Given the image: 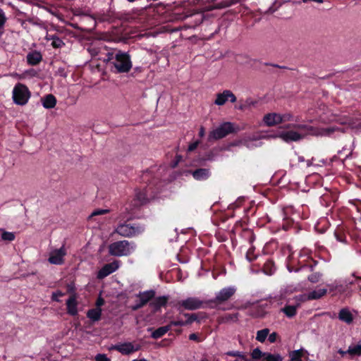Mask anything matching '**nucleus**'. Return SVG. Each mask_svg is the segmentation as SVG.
<instances>
[{"label":"nucleus","mask_w":361,"mask_h":361,"mask_svg":"<svg viewBox=\"0 0 361 361\" xmlns=\"http://www.w3.org/2000/svg\"><path fill=\"white\" fill-rule=\"evenodd\" d=\"M292 127L297 129L298 132L293 130L281 132L279 134V137H281L282 140L286 142H297L302 139L303 137L307 135H321L319 128L309 124H293Z\"/></svg>","instance_id":"f257e3e1"},{"label":"nucleus","mask_w":361,"mask_h":361,"mask_svg":"<svg viewBox=\"0 0 361 361\" xmlns=\"http://www.w3.org/2000/svg\"><path fill=\"white\" fill-rule=\"evenodd\" d=\"M114 59V66L117 73H128L133 67L131 56L128 52L118 51L114 54H109V60Z\"/></svg>","instance_id":"f03ea898"},{"label":"nucleus","mask_w":361,"mask_h":361,"mask_svg":"<svg viewBox=\"0 0 361 361\" xmlns=\"http://www.w3.org/2000/svg\"><path fill=\"white\" fill-rule=\"evenodd\" d=\"M135 244L126 240H118L111 243L109 247V252L111 256L127 257L130 255L135 250Z\"/></svg>","instance_id":"7ed1b4c3"},{"label":"nucleus","mask_w":361,"mask_h":361,"mask_svg":"<svg viewBox=\"0 0 361 361\" xmlns=\"http://www.w3.org/2000/svg\"><path fill=\"white\" fill-rule=\"evenodd\" d=\"M239 130L238 126L231 123L225 122L219 125L209 134V141L218 140L224 138L226 135L236 133Z\"/></svg>","instance_id":"20e7f679"},{"label":"nucleus","mask_w":361,"mask_h":361,"mask_svg":"<svg viewBox=\"0 0 361 361\" xmlns=\"http://www.w3.org/2000/svg\"><path fill=\"white\" fill-rule=\"evenodd\" d=\"M235 292L236 288L233 286L223 288L216 293V296L214 299L208 300V303L210 305L212 308L218 307L227 300L231 299Z\"/></svg>","instance_id":"39448f33"},{"label":"nucleus","mask_w":361,"mask_h":361,"mask_svg":"<svg viewBox=\"0 0 361 361\" xmlns=\"http://www.w3.org/2000/svg\"><path fill=\"white\" fill-rule=\"evenodd\" d=\"M145 231V227L137 224H121L115 229L117 234L125 238H133L141 234Z\"/></svg>","instance_id":"423d86ee"},{"label":"nucleus","mask_w":361,"mask_h":361,"mask_svg":"<svg viewBox=\"0 0 361 361\" xmlns=\"http://www.w3.org/2000/svg\"><path fill=\"white\" fill-rule=\"evenodd\" d=\"M156 192L150 184L146 185L142 188H137L135 190V206H142L145 204L150 199L155 197Z\"/></svg>","instance_id":"0eeeda50"},{"label":"nucleus","mask_w":361,"mask_h":361,"mask_svg":"<svg viewBox=\"0 0 361 361\" xmlns=\"http://www.w3.org/2000/svg\"><path fill=\"white\" fill-rule=\"evenodd\" d=\"M30 92L27 87L23 83H18L13 90V99L18 105H25L27 103Z\"/></svg>","instance_id":"6e6552de"},{"label":"nucleus","mask_w":361,"mask_h":361,"mask_svg":"<svg viewBox=\"0 0 361 361\" xmlns=\"http://www.w3.org/2000/svg\"><path fill=\"white\" fill-rule=\"evenodd\" d=\"M204 304H209L207 301H203L199 298H188L186 300H182L178 302V310L180 312L183 310H194L203 307Z\"/></svg>","instance_id":"1a4fd4ad"},{"label":"nucleus","mask_w":361,"mask_h":361,"mask_svg":"<svg viewBox=\"0 0 361 361\" xmlns=\"http://www.w3.org/2000/svg\"><path fill=\"white\" fill-rule=\"evenodd\" d=\"M66 250L64 247L56 249L50 252L48 261L51 264L61 265L64 263Z\"/></svg>","instance_id":"9d476101"},{"label":"nucleus","mask_w":361,"mask_h":361,"mask_svg":"<svg viewBox=\"0 0 361 361\" xmlns=\"http://www.w3.org/2000/svg\"><path fill=\"white\" fill-rule=\"evenodd\" d=\"M270 302L267 301L258 304L251 310V316L257 319L264 318L268 313V309L270 308Z\"/></svg>","instance_id":"9b49d317"},{"label":"nucleus","mask_w":361,"mask_h":361,"mask_svg":"<svg viewBox=\"0 0 361 361\" xmlns=\"http://www.w3.org/2000/svg\"><path fill=\"white\" fill-rule=\"evenodd\" d=\"M119 269V261L114 260L111 263L104 264L102 269H99L97 274V278L102 279L109 276L113 272Z\"/></svg>","instance_id":"f8f14e48"},{"label":"nucleus","mask_w":361,"mask_h":361,"mask_svg":"<svg viewBox=\"0 0 361 361\" xmlns=\"http://www.w3.org/2000/svg\"><path fill=\"white\" fill-rule=\"evenodd\" d=\"M169 300V296L164 295L154 298L149 302V306L153 309L154 313L159 312L161 308L166 307Z\"/></svg>","instance_id":"ddd939ff"},{"label":"nucleus","mask_w":361,"mask_h":361,"mask_svg":"<svg viewBox=\"0 0 361 361\" xmlns=\"http://www.w3.org/2000/svg\"><path fill=\"white\" fill-rule=\"evenodd\" d=\"M189 173L191 174L195 180L203 181L209 178L211 176L209 169L199 168L194 170H190Z\"/></svg>","instance_id":"4468645a"},{"label":"nucleus","mask_w":361,"mask_h":361,"mask_svg":"<svg viewBox=\"0 0 361 361\" xmlns=\"http://www.w3.org/2000/svg\"><path fill=\"white\" fill-rule=\"evenodd\" d=\"M78 301L75 295L69 297L66 301L67 313L71 316H76L78 314Z\"/></svg>","instance_id":"2eb2a0df"},{"label":"nucleus","mask_w":361,"mask_h":361,"mask_svg":"<svg viewBox=\"0 0 361 361\" xmlns=\"http://www.w3.org/2000/svg\"><path fill=\"white\" fill-rule=\"evenodd\" d=\"M114 349L119 351L123 355H129L137 350V349L135 348L133 344L130 342H126L121 345H116L114 346Z\"/></svg>","instance_id":"dca6fc26"},{"label":"nucleus","mask_w":361,"mask_h":361,"mask_svg":"<svg viewBox=\"0 0 361 361\" xmlns=\"http://www.w3.org/2000/svg\"><path fill=\"white\" fill-rule=\"evenodd\" d=\"M309 355L307 350L300 348V350H290L288 353V361H302V357Z\"/></svg>","instance_id":"f3484780"},{"label":"nucleus","mask_w":361,"mask_h":361,"mask_svg":"<svg viewBox=\"0 0 361 361\" xmlns=\"http://www.w3.org/2000/svg\"><path fill=\"white\" fill-rule=\"evenodd\" d=\"M280 114L278 113H268L264 116V122L267 126H273L281 123Z\"/></svg>","instance_id":"a211bd4d"},{"label":"nucleus","mask_w":361,"mask_h":361,"mask_svg":"<svg viewBox=\"0 0 361 361\" xmlns=\"http://www.w3.org/2000/svg\"><path fill=\"white\" fill-rule=\"evenodd\" d=\"M239 317L238 312L234 313H226L222 316L217 318V322L219 324H227V323H234L236 322Z\"/></svg>","instance_id":"6ab92c4d"},{"label":"nucleus","mask_w":361,"mask_h":361,"mask_svg":"<svg viewBox=\"0 0 361 361\" xmlns=\"http://www.w3.org/2000/svg\"><path fill=\"white\" fill-rule=\"evenodd\" d=\"M43 59L42 54L40 52L37 51H33L32 52H28L26 56V61L29 65L36 66L41 62Z\"/></svg>","instance_id":"aec40b11"},{"label":"nucleus","mask_w":361,"mask_h":361,"mask_svg":"<svg viewBox=\"0 0 361 361\" xmlns=\"http://www.w3.org/2000/svg\"><path fill=\"white\" fill-rule=\"evenodd\" d=\"M155 295L156 291L153 289H150L143 292H140L137 295V298H139L140 300L147 305L148 302L149 303L150 301L153 300Z\"/></svg>","instance_id":"412c9836"},{"label":"nucleus","mask_w":361,"mask_h":361,"mask_svg":"<svg viewBox=\"0 0 361 361\" xmlns=\"http://www.w3.org/2000/svg\"><path fill=\"white\" fill-rule=\"evenodd\" d=\"M41 102H42L43 106L47 109L54 108L57 103L56 97L52 94H47L41 99Z\"/></svg>","instance_id":"4be33fe9"},{"label":"nucleus","mask_w":361,"mask_h":361,"mask_svg":"<svg viewBox=\"0 0 361 361\" xmlns=\"http://www.w3.org/2000/svg\"><path fill=\"white\" fill-rule=\"evenodd\" d=\"M300 307L298 305L286 304L284 307L281 309V311L286 314L288 318H293L295 317L298 313V309Z\"/></svg>","instance_id":"5701e85b"},{"label":"nucleus","mask_w":361,"mask_h":361,"mask_svg":"<svg viewBox=\"0 0 361 361\" xmlns=\"http://www.w3.org/2000/svg\"><path fill=\"white\" fill-rule=\"evenodd\" d=\"M238 2V0H226L220 3L215 4L209 6L208 11H213L216 9H222L224 8L230 7Z\"/></svg>","instance_id":"b1692460"},{"label":"nucleus","mask_w":361,"mask_h":361,"mask_svg":"<svg viewBox=\"0 0 361 361\" xmlns=\"http://www.w3.org/2000/svg\"><path fill=\"white\" fill-rule=\"evenodd\" d=\"M262 270L263 272L267 275H273L276 270V267L274 260L271 259H268L264 264Z\"/></svg>","instance_id":"393cba45"},{"label":"nucleus","mask_w":361,"mask_h":361,"mask_svg":"<svg viewBox=\"0 0 361 361\" xmlns=\"http://www.w3.org/2000/svg\"><path fill=\"white\" fill-rule=\"evenodd\" d=\"M338 318L340 320L347 324H350L353 321V314L347 309H342L340 310Z\"/></svg>","instance_id":"a878e982"},{"label":"nucleus","mask_w":361,"mask_h":361,"mask_svg":"<svg viewBox=\"0 0 361 361\" xmlns=\"http://www.w3.org/2000/svg\"><path fill=\"white\" fill-rule=\"evenodd\" d=\"M169 331L170 326L166 325L164 326H161L153 331L152 334H151V338L157 340L164 336Z\"/></svg>","instance_id":"bb28decb"},{"label":"nucleus","mask_w":361,"mask_h":361,"mask_svg":"<svg viewBox=\"0 0 361 361\" xmlns=\"http://www.w3.org/2000/svg\"><path fill=\"white\" fill-rule=\"evenodd\" d=\"M87 317L89 319H90L92 322H97L100 320L102 317V309H90L87 312Z\"/></svg>","instance_id":"cd10ccee"},{"label":"nucleus","mask_w":361,"mask_h":361,"mask_svg":"<svg viewBox=\"0 0 361 361\" xmlns=\"http://www.w3.org/2000/svg\"><path fill=\"white\" fill-rule=\"evenodd\" d=\"M326 293V289L324 288L314 290L309 293V300H319Z\"/></svg>","instance_id":"c85d7f7f"},{"label":"nucleus","mask_w":361,"mask_h":361,"mask_svg":"<svg viewBox=\"0 0 361 361\" xmlns=\"http://www.w3.org/2000/svg\"><path fill=\"white\" fill-rule=\"evenodd\" d=\"M356 283L355 280H350L349 279H346L344 281V284H341L339 286H336V289L339 290L340 292H344L346 290L350 288V287Z\"/></svg>","instance_id":"c756f323"},{"label":"nucleus","mask_w":361,"mask_h":361,"mask_svg":"<svg viewBox=\"0 0 361 361\" xmlns=\"http://www.w3.org/2000/svg\"><path fill=\"white\" fill-rule=\"evenodd\" d=\"M333 202L334 200L330 194H324L320 197V203L324 207H331Z\"/></svg>","instance_id":"7c9ffc66"},{"label":"nucleus","mask_w":361,"mask_h":361,"mask_svg":"<svg viewBox=\"0 0 361 361\" xmlns=\"http://www.w3.org/2000/svg\"><path fill=\"white\" fill-rule=\"evenodd\" d=\"M183 317L187 319L185 320V323L187 325L191 324L193 322H200V319L198 317V314H189V313H183Z\"/></svg>","instance_id":"2f4dec72"},{"label":"nucleus","mask_w":361,"mask_h":361,"mask_svg":"<svg viewBox=\"0 0 361 361\" xmlns=\"http://www.w3.org/2000/svg\"><path fill=\"white\" fill-rule=\"evenodd\" d=\"M269 333V330L268 329H262V330H258L256 334V341L259 342L263 343L266 341Z\"/></svg>","instance_id":"473e14b6"},{"label":"nucleus","mask_w":361,"mask_h":361,"mask_svg":"<svg viewBox=\"0 0 361 361\" xmlns=\"http://www.w3.org/2000/svg\"><path fill=\"white\" fill-rule=\"evenodd\" d=\"M348 354L351 356H360L361 355V345L357 344L354 346L348 347V350H346Z\"/></svg>","instance_id":"72a5a7b5"},{"label":"nucleus","mask_w":361,"mask_h":361,"mask_svg":"<svg viewBox=\"0 0 361 361\" xmlns=\"http://www.w3.org/2000/svg\"><path fill=\"white\" fill-rule=\"evenodd\" d=\"M226 355L240 358L242 360L248 361L247 356L243 352L238 350H229L225 353Z\"/></svg>","instance_id":"f704fd0d"},{"label":"nucleus","mask_w":361,"mask_h":361,"mask_svg":"<svg viewBox=\"0 0 361 361\" xmlns=\"http://www.w3.org/2000/svg\"><path fill=\"white\" fill-rule=\"evenodd\" d=\"M226 97L225 90L222 93H217V97H216V99L214 103L219 106L224 105L228 101V98Z\"/></svg>","instance_id":"c9c22d12"},{"label":"nucleus","mask_w":361,"mask_h":361,"mask_svg":"<svg viewBox=\"0 0 361 361\" xmlns=\"http://www.w3.org/2000/svg\"><path fill=\"white\" fill-rule=\"evenodd\" d=\"M318 264V262L317 260L313 259L312 258H308L307 259V264H304L300 267V268H297L295 269V271H299L305 267H308L310 269V271H313L314 268L315 266Z\"/></svg>","instance_id":"e433bc0d"},{"label":"nucleus","mask_w":361,"mask_h":361,"mask_svg":"<svg viewBox=\"0 0 361 361\" xmlns=\"http://www.w3.org/2000/svg\"><path fill=\"white\" fill-rule=\"evenodd\" d=\"M283 357L279 354L266 353L264 361H282Z\"/></svg>","instance_id":"4c0bfd02"},{"label":"nucleus","mask_w":361,"mask_h":361,"mask_svg":"<svg viewBox=\"0 0 361 361\" xmlns=\"http://www.w3.org/2000/svg\"><path fill=\"white\" fill-rule=\"evenodd\" d=\"M334 236L337 240L341 243L345 242V234L343 232V229L341 228H337L334 231Z\"/></svg>","instance_id":"58836bf2"},{"label":"nucleus","mask_w":361,"mask_h":361,"mask_svg":"<svg viewBox=\"0 0 361 361\" xmlns=\"http://www.w3.org/2000/svg\"><path fill=\"white\" fill-rule=\"evenodd\" d=\"M293 300H295V305H298L300 307L301 304L309 300V294L308 295H299L293 298Z\"/></svg>","instance_id":"ea45409f"},{"label":"nucleus","mask_w":361,"mask_h":361,"mask_svg":"<svg viewBox=\"0 0 361 361\" xmlns=\"http://www.w3.org/2000/svg\"><path fill=\"white\" fill-rule=\"evenodd\" d=\"M51 39V46L54 48L58 49L61 48L62 46H64V42H62V40L56 35L52 36Z\"/></svg>","instance_id":"a19ab883"},{"label":"nucleus","mask_w":361,"mask_h":361,"mask_svg":"<svg viewBox=\"0 0 361 361\" xmlns=\"http://www.w3.org/2000/svg\"><path fill=\"white\" fill-rule=\"evenodd\" d=\"M265 353L259 350V348H255L252 350L251 355L253 360H258L262 358L264 359Z\"/></svg>","instance_id":"79ce46f5"},{"label":"nucleus","mask_w":361,"mask_h":361,"mask_svg":"<svg viewBox=\"0 0 361 361\" xmlns=\"http://www.w3.org/2000/svg\"><path fill=\"white\" fill-rule=\"evenodd\" d=\"M1 238L6 241H13L15 239V234L13 232L4 231L1 233Z\"/></svg>","instance_id":"37998d69"},{"label":"nucleus","mask_w":361,"mask_h":361,"mask_svg":"<svg viewBox=\"0 0 361 361\" xmlns=\"http://www.w3.org/2000/svg\"><path fill=\"white\" fill-rule=\"evenodd\" d=\"M322 278V274L320 272H313L308 276V280L312 283H316L319 281Z\"/></svg>","instance_id":"c03bdc74"},{"label":"nucleus","mask_w":361,"mask_h":361,"mask_svg":"<svg viewBox=\"0 0 361 361\" xmlns=\"http://www.w3.org/2000/svg\"><path fill=\"white\" fill-rule=\"evenodd\" d=\"M279 118L281 120V123L286 122V121H295L294 119L293 115L290 113H285L284 114H280Z\"/></svg>","instance_id":"a18cd8bd"},{"label":"nucleus","mask_w":361,"mask_h":361,"mask_svg":"<svg viewBox=\"0 0 361 361\" xmlns=\"http://www.w3.org/2000/svg\"><path fill=\"white\" fill-rule=\"evenodd\" d=\"M149 7L150 8H153L154 11H157V12H161V11H163L165 10L166 8V6L164 4H163L162 2H159V3H157V4H151Z\"/></svg>","instance_id":"49530a36"},{"label":"nucleus","mask_w":361,"mask_h":361,"mask_svg":"<svg viewBox=\"0 0 361 361\" xmlns=\"http://www.w3.org/2000/svg\"><path fill=\"white\" fill-rule=\"evenodd\" d=\"M293 219L286 217V218H284L283 223H282L281 227L285 231H287L289 228H290L293 226Z\"/></svg>","instance_id":"de8ad7c7"},{"label":"nucleus","mask_w":361,"mask_h":361,"mask_svg":"<svg viewBox=\"0 0 361 361\" xmlns=\"http://www.w3.org/2000/svg\"><path fill=\"white\" fill-rule=\"evenodd\" d=\"M168 326H170V329H171V326H187L186 323L184 322V320L182 319H177L171 321Z\"/></svg>","instance_id":"09e8293b"},{"label":"nucleus","mask_w":361,"mask_h":361,"mask_svg":"<svg viewBox=\"0 0 361 361\" xmlns=\"http://www.w3.org/2000/svg\"><path fill=\"white\" fill-rule=\"evenodd\" d=\"M200 144V140H196V141L193 142L192 143L190 144L188 146V153H190V152H193L194 150H195Z\"/></svg>","instance_id":"8fccbe9b"},{"label":"nucleus","mask_w":361,"mask_h":361,"mask_svg":"<svg viewBox=\"0 0 361 361\" xmlns=\"http://www.w3.org/2000/svg\"><path fill=\"white\" fill-rule=\"evenodd\" d=\"M255 256L254 255V248H249L246 253V258L250 262H252L255 259Z\"/></svg>","instance_id":"3c124183"},{"label":"nucleus","mask_w":361,"mask_h":361,"mask_svg":"<svg viewBox=\"0 0 361 361\" xmlns=\"http://www.w3.org/2000/svg\"><path fill=\"white\" fill-rule=\"evenodd\" d=\"M226 97L228 98V101L231 103H235L236 102V97L231 90H225Z\"/></svg>","instance_id":"603ef678"},{"label":"nucleus","mask_w":361,"mask_h":361,"mask_svg":"<svg viewBox=\"0 0 361 361\" xmlns=\"http://www.w3.org/2000/svg\"><path fill=\"white\" fill-rule=\"evenodd\" d=\"M6 22V17L4 12L0 9V30H2L5 23Z\"/></svg>","instance_id":"864d4df0"},{"label":"nucleus","mask_w":361,"mask_h":361,"mask_svg":"<svg viewBox=\"0 0 361 361\" xmlns=\"http://www.w3.org/2000/svg\"><path fill=\"white\" fill-rule=\"evenodd\" d=\"M279 338V334L276 333V332H273V333H271L269 334V335H268V341L270 342V343H275L277 339Z\"/></svg>","instance_id":"5fc2aeb1"},{"label":"nucleus","mask_w":361,"mask_h":361,"mask_svg":"<svg viewBox=\"0 0 361 361\" xmlns=\"http://www.w3.org/2000/svg\"><path fill=\"white\" fill-rule=\"evenodd\" d=\"M94 361H111V360L105 354L99 353L94 357Z\"/></svg>","instance_id":"6e6d98bb"},{"label":"nucleus","mask_w":361,"mask_h":361,"mask_svg":"<svg viewBox=\"0 0 361 361\" xmlns=\"http://www.w3.org/2000/svg\"><path fill=\"white\" fill-rule=\"evenodd\" d=\"M64 296V294L61 290H57L56 292L52 293L51 300L59 302V298Z\"/></svg>","instance_id":"4d7b16f0"},{"label":"nucleus","mask_w":361,"mask_h":361,"mask_svg":"<svg viewBox=\"0 0 361 361\" xmlns=\"http://www.w3.org/2000/svg\"><path fill=\"white\" fill-rule=\"evenodd\" d=\"M189 340L194 341L197 343L201 342L202 340L199 337L197 333H192L189 335Z\"/></svg>","instance_id":"13d9d810"},{"label":"nucleus","mask_w":361,"mask_h":361,"mask_svg":"<svg viewBox=\"0 0 361 361\" xmlns=\"http://www.w3.org/2000/svg\"><path fill=\"white\" fill-rule=\"evenodd\" d=\"M106 213H108V209H97V210H94L92 213L91 216L102 215V214H104Z\"/></svg>","instance_id":"bf43d9fd"},{"label":"nucleus","mask_w":361,"mask_h":361,"mask_svg":"<svg viewBox=\"0 0 361 361\" xmlns=\"http://www.w3.org/2000/svg\"><path fill=\"white\" fill-rule=\"evenodd\" d=\"M245 233L249 235L248 240L250 243H252L255 240V235L252 231L245 230Z\"/></svg>","instance_id":"052dcab7"},{"label":"nucleus","mask_w":361,"mask_h":361,"mask_svg":"<svg viewBox=\"0 0 361 361\" xmlns=\"http://www.w3.org/2000/svg\"><path fill=\"white\" fill-rule=\"evenodd\" d=\"M145 305H146L143 302H142L141 300H139V302L133 307L132 310H140V309H142V307H144Z\"/></svg>","instance_id":"680f3d73"},{"label":"nucleus","mask_w":361,"mask_h":361,"mask_svg":"<svg viewBox=\"0 0 361 361\" xmlns=\"http://www.w3.org/2000/svg\"><path fill=\"white\" fill-rule=\"evenodd\" d=\"M214 154L212 152H209V153H207V154L204 155V157H203V160L204 161H212L214 159Z\"/></svg>","instance_id":"e2e57ef3"},{"label":"nucleus","mask_w":361,"mask_h":361,"mask_svg":"<svg viewBox=\"0 0 361 361\" xmlns=\"http://www.w3.org/2000/svg\"><path fill=\"white\" fill-rule=\"evenodd\" d=\"M104 304V300L99 297L95 302L96 308H101V307Z\"/></svg>","instance_id":"0e129e2a"},{"label":"nucleus","mask_w":361,"mask_h":361,"mask_svg":"<svg viewBox=\"0 0 361 361\" xmlns=\"http://www.w3.org/2000/svg\"><path fill=\"white\" fill-rule=\"evenodd\" d=\"M266 65H267V66H274V67H276V68H282V69H286V68H287V67H286V66H279V65H278V64H274V63H266Z\"/></svg>","instance_id":"69168bd1"},{"label":"nucleus","mask_w":361,"mask_h":361,"mask_svg":"<svg viewBox=\"0 0 361 361\" xmlns=\"http://www.w3.org/2000/svg\"><path fill=\"white\" fill-rule=\"evenodd\" d=\"M204 135V128L202 126L200 129L199 135L200 137H202Z\"/></svg>","instance_id":"338daca9"},{"label":"nucleus","mask_w":361,"mask_h":361,"mask_svg":"<svg viewBox=\"0 0 361 361\" xmlns=\"http://www.w3.org/2000/svg\"><path fill=\"white\" fill-rule=\"evenodd\" d=\"M337 352H338V353H339L341 356H343V357L345 355L348 354V352H346V350H341V349L338 350V351H337Z\"/></svg>","instance_id":"774afa93"}]
</instances>
